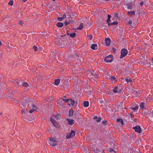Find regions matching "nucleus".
<instances>
[{"instance_id":"obj_46","label":"nucleus","mask_w":153,"mask_h":153,"mask_svg":"<svg viewBox=\"0 0 153 153\" xmlns=\"http://www.w3.org/2000/svg\"><path fill=\"white\" fill-rule=\"evenodd\" d=\"M119 15L117 13L115 12V18L116 17L118 18Z\"/></svg>"},{"instance_id":"obj_42","label":"nucleus","mask_w":153,"mask_h":153,"mask_svg":"<svg viewBox=\"0 0 153 153\" xmlns=\"http://www.w3.org/2000/svg\"><path fill=\"white\" fill-rule=\"evenodd\" d=\"M109 152H112L114 151V150L112 148H109Z\"/></svg>"},{"instance_id":"obj_39","label":"nucleus","mask_w":153,"mask_h":153,"mask_svg":"<svg viewBox=\"0 0 153 153\" xmlns=\"http://www.w3.org/2000/svg\"><path fill=\"white\" fill-rule=\"evenodd\" d=\"M63 19L62 17H58L57 18L58 20L59 21H61Z\"/></svg>"},{"instance_id":"obj_57","label":"nucleus","mask_w":153,"mask_h":153,"mask_svg":"<svg viewBox=\"0 0 153 153\" xmlns=\"http://www.w3.org/2000/svg\"><path fill=\"white\" fill-rule=\"evenodd\" d=\"M67 35H69V34L68 33V31H67Z\"/></svg>"},{"instance_id":"obj_62","label":"nucleus","mask_w":153,"mask_h":153,"mask_svg":"<svg viewBox=\"0 0 153 153\" xmlns=\"http://www.w3.org/2000/svg\"><path fill=\"white\" fill-rule=\"evenodd\" d=\"M152 61H153V57L152 58Z\"/></svg>"},{"instance_id":"obj_50","label":"nucleus","mask_w":153,"mask_h":153,"mask_svg":"<svg viewBox=\"0 0 153 153\" xmlns=\"http://www.w3.org/2000/svg\"><path fill=\"white\" fill-rule=\"evenodd\" d=\"M25 111H26V110H22V113H25Z\"/></svg>"},{"instance_id":"obj_8","label":"nucleus","mask_w":153,"mask_h":153,"mask_svg":"<svg viewBox=\"0 0 153 153\" xmlns=\"http://www.w3.org/2000/svg\"><path fill=\"white\" fill-rule=\"evenodd\" d=\"M111 17V16L109 15H108V19L107 20V22L108 24V26L110 27L111 25H115V22H113L112 23H110V22H111L110 21V18Z\"/></svg>"},{"instance_id":"obj_26","label":"nucleus","mask_w":153,"mask_h":153,"mask_svg":"<svg viewBox=\"0 0 153 153\" xmlns=\"http://www.w3.org/2000/svg\"><path fill=\"white\" fill-rule=\"evenodd\" d=\"M57 104L60 105H61V104H62V99H60L57 101Z\"/></svg>"},{"instance_id":"obj_30","label":"nucleus","mask_w":153,"mask_h":153,"mask_svg":"<svg viewBox=\"0 0 153 153\" xmlns=\"http://www.w3.org/2000/svg\"><path fill=\"white\" fill-rule=\"evenodd\" d=\"M142 57L143 58V60L142 59V60H140V62H141V63L142 64H143L144 65V60H145V55H143V56H142Z\"/></svg>"},{"instance_id":"obj_59","label":"nucleus","mask_w":153,"mask_h":153,"mask_svg":"<svg viewBox=\"0 0 153 153\" xmlns=\"http://www.w3.org/2000/svg\"><path fill=\"white\" fill-rule=\"evenodd\" d=\"M112 49H113V50L114 51L115 50V48H113Z\"/></svg>"},{"instance_id":"obj_18","label":"nucleus","mask_w":153,"mask_h":153,"mask_svg":"<svg viewBox=\"0 0 153 153\" xmlns=\"http://www.w3.org/2000/svg\"><path fill=\"white\" fill-rule=\"evenodd\" d=\"M128 8L129 9H131L133 8L132 4L131 3H129L127 4Z\"/></svg>"},{"instance_id":"obj_64","label":"nucleus","mask_w":153,"mask_h":153,"mask_svg":"<svg viewBox=\"0 0 153 153\" xmlns=\"http://www.w3.org/2000/svg\"><path fill=\"white\" fill-rule=\"evenodd\" d=\"M39 48H41V47H40V48H39Z\"/></svg>"},{"instance_id":"obj_12","label":"nucleus","mask_w":153,"mask_h":153,"mask_svg":"<svg viewBox=\"0 0 153 153\" xmlns=\"http://www.w3.org/2000/svg\"><path fill=\"white\" fill-rule=\"evenodd\" d=\"M94 71H89L88 72V76L91 77V76H94Z\"/></svg>"},{"instance_id":"obj_35","label":"nucleus","mask_w":153,"mask_h":153,"mask_svg":"<svg viewBox=\"0 0 153 153\" xmlns=\"http://www.w3.org/2000/svg\"><path fill=\"white\" fill-rule=\"evenodd\" d=\"M102 123L103 124L105 125H107V121L105 120H104L102 121Z\"/></svg>"},{"instance_id":"obj_11","label":"nucleus","mask_w":153,"mask_h":153,"mask_svg":"<svg viewBox=\"0 0 153 153\" xmlns=\"http://www.w3.org/2000/svg\"><path fill=\"white\" fill-rule=\"evenodd\" d=\"M106 45L107 46H109L110 44V39L107 38L105 39Z\"/></svg>"},{"instance_id":"obj_28","label":"nucleus","mask_w":153,"mask_h":153,"mask_svg":"<svg viewBox=\"0 0 153 153\" xmlns=\"http://www.w3.org/2000/svg\"><path fill=\"white\" fill-rule=\"evenodd\" d=\"M83 27V24L82 23H81L80 24L79 27L77 28V30H81Z\"/></svg>"},{"instance_id":"obj_2","label":"nucleus","mask_w":153,"mask_h":153,"mask_svg":"<svg viewBox=\"0 0 153 153\" xmlns=\"http://www.w3.org/2000/svg\"><path fill=\"white\" fill-rule=\"evenodd\" d=\"M48 143L51 146H55L57 145V141L54 138H51L50 139Z\"/></svg>"},{"instance_id":"obj_19","label":"nucleus","mask_w":153,"mask_h":153,"mask_svg":"<svg viewBox=\"0 0 153 153\" xmlns=\"http://www.w3.org/2000/svg\"><path fill=\"white\" fill-rule=\"evenodd\" d=\"M94 118L97 122H100L101 120V117H98L97 116L94 117Z\"/></svg>"},{"instance_id":"obj_56","label":"nucleus","mask_w":153,"mask_h":153,"mask_svg":"<svg viewBox=\"0 0 153 153\" xmlns=\"http://www.w3.org/2000/svg\"><path fill=\"white\" fill-rule=\"evenodd\" d=\"M113 91L114 92H115V88H114L113 89Z\"/></svg>"},{"instance_id":"obj_23","label":"nucleus","mask_w":153,"mask_h":153,"mask_svg":"<svg viewBox=\"0 0 153 153\" xmlns=\"http://www.w3.org/2000/svg\"><path fill=\"white\" fill-rule=\"evenodd\" d=\"M21 85H22L23 87H27L29 85L26 82H23L22 83Z\"/></svg>"},{"instance_id":"obj_49","label":"nucleus","mask_w":153,"mask_h":153,"mask_svg":"<svg viewBox=\"0 0 153 153\" xmlns=\"http://www.w3.org/2000/svg\"><path fill=\"white\" fill-rule=\"evenodd\" d=\"M49 99H48L47 100V101L48 102H52V100H49Z\"/></svg>"},{"instance_id":"obj_40","label":"nucleus","mask_w":153,"mask_h":153,"mask_svg":"<svg viewBox=\"0 0 153 153\" xmlns=\"http://www.w3.org/2000/svg\"><path fill=\"white\" fill-rule=\"evenodd\" d=\"M132 24V22L131 20H129L128 22L127 25H130Z\"/></svg>"},{"instance_id":"obj_4","label":"nucleus","mask_w":153,"mask_h":153,"mask_svg":"<svg viewBox=\"0 0 153 153\" xmlns=\"http://www.w3.org/2000/svg\"><path fill=\"white\" fill-rule=\"evenodd\" d=\"M75 135V132L74 130H72L70 133L67 134L66 138L67 139L70 138L74 137Z\"/></svg>"},{"instance_id":"obj_45","label":"nucleus","mask_w":153,"mask_h":153,"mask_svg":"<svg viewBox=\"0 0 153 153\" xmlns=\"http://www.w3.org/2000/svg\"><path fill=\"white\" fill-rule=\"evenodd\" d=\"M66 17V15L65 14H64L62 17L63 19H64Z\"/></svg>"},{"instance_id":"obj_38","label":"nucleus","mask_w":153,"mask_h":153,"mask_svg":"<svg viewBox=\"0 0 153 153\" xmlns=\"http://www.w3.org/2000/svg\"><path fill=\"white\" fill-rule=\"evenodd\" d=\"M33 48L34 49V51H37L38 49L37 47L35 45H34L33 46Z\"/></svg>"},{"instance_id":"obj_3","label":"nucleus","mask_w":153,"mask_h":153,"mask_svg":"<svg viewBox=\"0 0 153 153\" xmlns=\"http://www.w3.org/2000/svg\"><path fill=\"white\" fill-rule=\"evenodd\" d=\"M128 51L125 48L122 49L121 51V55L120 58L122 59L125 57L127 54Z\"/></svg>"},{"instance_id":"obj_20","label":"nucleus","mask_w":153,"mask_h":153,"mask_svg":"<svg viewBox=\"0 0 153 153\" xmlns=\"http://www.w3.org/2000/svg\"><path fill=\"white\" fill-rule=\"evenodd\" d=\"M15 82L16 83V85H21L22 84V82L20 80H17L15 81Z\"/></svg>"},{"instance_id":"obj_58","label":"nucleus","mask_w":153,"mask_h":153,"mask_svg":"<svg viewBox=\"0 0 153 153\" xmlns=\"http://www.w3.org/2000/svg\"><path fill=\"white\" fill-rule=\"evenodd\" d=\"M136 121V119H134V122H135Z\"/></svg>"},{"instance_id":"obj_16","label":"nucleus","mask_w":153,"mask_h":153,"mask_svg":"<svg viewBox=\"0 0 153 153\" xmlns=\"http://www.w3.org/2000/svg\"><path fill=\"white\" fill-rule=\"evenodd\" d=\"M117 121L118 123H120L122 125H123L124 124L123 120L122 119L119 118L117 119Z\"/></svg>"},{"instance_id":"obj_21","label":"nucleus","mask_w":153,"mask_h":153,"mask_svg":"<svg viewBox=\"0 0 153 153\" xmlns=\"http://www.w3.org/2000/svg\"><path fill=\"white\" fill-rule=\"evenodd\" d=\"M56 25L59 27H61L63 26V24L62 22H59L57 23Z\"/></svg>"},{"instance_id":"obj_55","label":"nucleus","mask_w":153,"mask_h":153,"mask_svg":"<svg viewBox=\"0 0 153 153\" xmlns=\"http://www.w3.org/2000/svg\"><path fill=\"white\" fill-rule=\"evenodd\" d=\"M118 24V22L115 21V25H117Z\"/></svg>"},{"instance_id":"obj_34","label":"nucleus","mask_w":153,"mask_h":153,"mask_svg":"<svg viewBox=\"0 0 153 153\" xmlns=\"http://www.w3.org/2000/svg\"><path fill=\"white\" fill-rule=\"evenodd\" d=\"M144 103L142 102L140 105V107L142 109H143L144 108Z\"/></svg>"},{"instance_id":"obj_60","label":"nucleus","mask_w":153,"mask_h":153,"mask_svg":"<svg viewBox=\"0 0 153 153\" xmlns=\"http://www.w3.org/2000/svg\"><path fill=\"white\" fill-rule=\"evenodd\" d=\"M1 44H2V43H1V41H0V45Z\"/></svg>"},{"instance_id":"obj_44","label":"nucleus","mask_w":153,"mask_h":153,"mask_svg":"<svg viewBox=\"0 0 153 153\" xmlns=\"http://www.w3.org/2000/svg\"><path fill=\"white\" fill-rule=\"evenodd\" d=\"M19 24L20 25H22L23 24V22L22 21H19Z\"/></svg>"},{"instance_id":"obj_36","label":"nucleus","mask_w":153,"mask_h":153,"mask_svg":"<svg viewBox=\"0 0 153 153\" xmlns=\"http://www.w3.org/2000/svg\"><path fill=\"white\" fill-rule=\"evenodd\" d=\"M73 111L71 110H70L69 111V115L72 116L73 115Z\"/></svg>"},{"instance_id":"obj_10","label":"nucleus","mask_w":153,"mask_h":153,"mask_svg":"<svg viewBox=\"0 0 153 153\" xmlns=\"http://www.w3.org/2000/svg\"><path fill=\"white\" fill-rule=\"evenodd\" d=\"M67 120L68 121V124L70 125H73L74 123V120L73 119H67Z\"/></svg>"},{"instance_id":"obj_24","label":"nucleus","mask_w":153,"mask_h":153,"mask_svg":"<svg viewBox=\"0 0 153 153\" xmlns=\"http://www.w3.org/2000/svg\"><path fill=\"white\" fill-rule=\"evenodd\" d=\"M128 14L129 16H132L134 15L135 14V13L134 11H130L128 12Z\"/></svg>"},{"instance_id":"obj_63","label":"nucleus","mask_w":153,"mask_h":153,"mask_svg":"<svg viewBox=\"0 0 153 153\" xmlns=\"http://www.w3.org/2000/svg\"><path fill=\"white\" fill-rule=\"evenodd\" d=\"M53 1H55V0H53Z\"/></svg>"},{"instance_id":"obj_17","label":"nucleus","mask_w":153,"mask_h":153,"mask_svg":"<svg viewBox=\"0 0 153 153\" xmlns=\"http://www.w3.org/2000/svg\"><path fill=\"white\" fill-rule=\"evenodd\" d=\"M50 119L51 121V122L53 124V125L54 126H56V123L55 120L54 119L52 118L51 117H50Z\"/></svg>"},{"instance_id":"obj_52","label":"nucleus","mask_w":153,"mask_h":153,"mask_svg":"<svg viewBox=\"0 0 153 153\" xmlns=\"http://www.w3.org/2000/svg\"><path fill=\"white\" fill-rule=\"evenodd\" d=\"M59 115H58L57 117H56V119H58L59 118Z\"/></svg>"},{"instance_id":"obj_13","label":"nucleus","mask_w":153,"mask_h":153,"mask_svg":"<svg viewBox=\"0 0 153 153\" xmlns=\"http://www.w3.org/2000/svg\"><path fill=\"white\" fill-rule=\"evenodd\" d=\"M97 45L95 44H93L91 46V48L93 50H96L97 49Z\"/></svg>"},{"instance_id":"obj_22","label":"nucleus","mask_w":153,"mask_h":153,"mask_svg":"<svg viewBox=\"0 0 153 153\" xmlns=\"http://www.w3.org/2000/svg\"><path fill=\"white\" fill-rule=\"evenodd\" d=\"M60 80L59 79H56L54 81V84L56 85H58L59 83Z\"/></svg>"},{"instance_id":"obj_1","label":"nucleus","mask_w":153,"mask_h":153,"mask_svg":"<svg viewBox=\"0 0 153 153\" xmlns=\"http://www.w3.org/2000/svg\"><path fill=\"white\" fill-rule=\"evenodd\" d=\"M33 100L32 99L26 98L24 97L21 102V105L23 107H25L28 103Z\"/></svg>"},{"instance_id":"obj_6","label":"nucleus","mask_w":153,"mask_h":153,"mask_svg":"<svg viewBox=\"0 0 153 153\" xmlns=\"http://www.w3.org/2000/svg\"><path fill=\"white\" fill-rule=\"evenodd\" d=\"M123 87L122 85L115 87V93H120L122 92Z\"/></svg>"},{"instance_id":"obj_61","label":"nucleus","mask_w":153,"mask_h":153,"mask_svg":"<svg viewBox=\"0 0 153 153\" xmlns=\"http://www.w3.org/2000/svg\"><path fill=\"white\" fill-rule=\"evenodd\" d=\"M0 115L2 114V113H0Z\"/></svg>"},{"instance_id":"obj_41","label":"nucleus","mask_w":153,"mask_h":153,"mask_svg":"<svg viewBox=\"0 0 153 153\" xmlns=\"http://www.w3.org/2000/svg\"><path fill=\"white\" fill-rule=\"evenodd\" d=\"M89 39H92L93 38V36L92 35H90L88 36Z\"/></svg>"},{"instance_id":"obj_53","label":"nucleus","mask_w":153,"mask_h":153,"mask_svg":"<svg viewBox=\"0 0 153 153\" xmlns=\"http://www.w3.org/2000/svg\"><path fill=\"white\" fill-rule=\"evenodd\" d=\"M143 2H141L140 3V4L142 6V5H143Z\"/></svg>"},{"instance_id":"obj_33","label":"nucleus","mask_w":153,"mask_h":153,"mask_svg":"<svg viewBox=\"0 0 153 153\" xmlns=\"http://www.w3.org/2000/svg\"><path fill=\"white\" fill-rule=\"evenodd\" d=\"M94 76H91V78H97L98 76V75L97 74H94Z\"/></svg>"},{"instance_id":"obj_14","label":"nucleus","mask_w":153,"mask_h":153,"mask_svg":"<svg viewBox=\"0 0 153 153\" xmlns=\"http://www.w3.org/2000/svg\"><path fill=\"white\" fill-rule=\"evenodd\" d=\"M89 105V102L88 101H85L83 103V106L84 108L87 107Z\"/></svg>"},{"instance_id":"obj_47","label":"nucleus","mask_w":153,"mask_h":153,"mask_svg":"<svg viewBox=\"0 0 153 153\" xmlns=\"http://www.w3.org/2000/svg\"><path fill=\"white\" fill-rule=\"evenodd\" d=\"M99 102L101 104L103 103V101L102 100H100L99 101Z\"/></svg>"},{"instance_id":"obj_43","label":"nucleus","mask_w":153,"mask_h":153,"mask_svg":"<svg viewBox=\"0 0 153 153\" xmlns=\"http://www.w3.org/2000/svg\"><path fill=\"white\" fill-rule=\"evenodd\" d=\"M110 78L111 80H115V77L114 76H111L110 77Z\"/></svg>"},{"instance_id":"obj_48","label":"nucleus","mask_w":153,"mask_h":153,"mask_svg":"<svg viewBox=\"0 0 153 153\" xmlns=\"http://www.w3.org/2000/svg\"><path fill=\"white\" fill-rule=\"evenodd\" d=\"M130 116L131 117H134V115L132 114H130Z\"/></svg>"},{"instance_id":"obj_51","label":"nucleus","mask_w":153,"mask_h":153,"mask_svg":"<svg viewBox=\"0 0 153 153\" xmlns=\"http://www.w3.org/2000/svg\"><path fill=\"white\" fill-rule=\"evenodd\" d=\"M133 93H137V92L136 91H133Z\"/></svg>"},{"instance_id":"obj_37","label":"nucleus","mask_w":153,"mask_h":153,"mask_svg":"<svg viewBox=\"0 0 153 153\" xmlns=\"http://www.w3.org/2000/svg\"><path fill=\"white\" fill-rule=\"evenodd\" d=\"M70 21H65V24L66 25H69V24H70Z\"/></svg>"},{"instance_id":"obj_15","label":"nucleus","mask_w":153,"mask_h":153,"mask_svg":"<svg viewBox=\"0 0 153 153\" xmlns=\"http://www.w3.org/2000/svg\"><path fill=\"white\" fill-rule=\"evenodd\" d=\"M66 97L64 96L63 98H61V99H62V101H64L65 102L68 103L69 102V100L68 99H66Z\"/></svg>"},{"instance_id":"obj_5","label":"nucleus","mask_w":153,"mask_h":153,"mask_svg":"<svg viewBox=\"0 0 153 153\" xmlns=\"http://www.w3.org/2000/svg\"><path fill=\"white\" fill-rule=\"evenodd\" d=\"M113 56L111 55H109L106 56L105 59V61L106 62H110L112 61Z\"/></svg>"},{"instance_id":"obj_54","label":"nucleus","mask_w":153,"mask_h":153,"mask_svg":"<svg viewBox=\"0 0 153 153\" xmlns=\"http://www.w3.org/2000/svg\"><path fill=\"white\" fill-rule=\"evenodd\" d=\"M22 0V1H23V2H25L27 0Z\"/></svg>"},{"instance_id":"obj_32","label":"nucleus","mask_w":153,"mask_h":153,"mask_svg":"<svg viewBox=\"0 0 153 153\" xmlns=\"http://www.w3.org/2000/svg\"><path fill=\"white\" fill-rule=\"evenodd\" d=\"M8 4L10 6H12L13 4V1L11 0H10Z\"/></svg>"},{"instance_id":"obj_27","label":"nucleus","mask_w":153,"mask_h":153,"mask_svg":"<svg viewBox=\"0 0 153 153\" xmlns=\"http://www.w3.org/2000/svg\"><path fill=\"white\" fill-rule=\"evenodd\" d=\"M68 103L70 105V103L73 106L75 103V101L71 99L70 100H69V102Z\"/></svg>"},{"instance_id":"obj_29","label":"nucleus","mask_w":153,"mask_h":153,"mask_svg":"<svg viewBox=\"0 0 153 153\" xmlns=\"http://www.w3.org/2000/svg\"><path fill=\"white\" fill-rule=\"evenodd\" d=\"M138 107L137 106H135V107H133V108H130V109H131V110H132V111H135L137 110L138 108Z\"/></svg>"},{"instance_id":"obj_31","label":"nucleus","mask_w":153,"mask_h":153,"mask_svg":"<svg viewBox=\"0 0 153 153\" xmlns=\"http://www.w3.org/2000/svg\"><path fill=\"white\" fill-rule=\"evenodd\" d=\"M76 33H71L70 34V36L72 38L76 36Z\"/></svg>"},{"instance_id":"obj_7","label":"nucleus","mask_w":153,"mask_h":153,"mask_svg":"<svg viewBox=\"0 0 153 153\" xmlns=\"http://www.w3.org/2000/svg\"><path fill=\"white\" fill-rule=\"evenodd\" d=\"M31 107L32 108L30 111H29V113H32L33 112L36 111V110L38 108V107L37 105H31Z\"/></svg>"},{"instance_id":"obj_25","label":"nucleus","mask_w":153,"mask_h":153,"mask_svg":"<svg viewBox=\"0 0 153 153\" xmlns=\"http://www.w3.org/2000/svg\"><path fill=\"white\" fill-rule=\"evenodd\" d=\"M125 80L128 83L131 82L132 81V80L128 76L126 78Z\"/></svg>"},{"instance_id":"obj_9","label":"nucleus","mask_w":153,"mask_h":153,"mask_svg":"<svg viewBox=\"0 0 153 153\" xmlns=\"http://www.w3.org/2000/svg\"><path fill=\"white\" fill-rule=\"evenodd\" d=\"M133 128L134 129L136 132L139 133L141 132L142 131L141 128L139 126H136L135 127H133Z\"/></svg>"}]
</instances>
